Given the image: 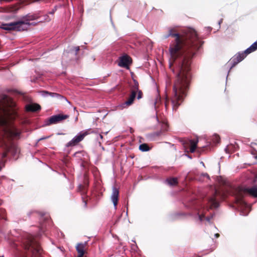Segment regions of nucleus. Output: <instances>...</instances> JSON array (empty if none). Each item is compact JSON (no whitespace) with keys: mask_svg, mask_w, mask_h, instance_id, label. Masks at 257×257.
Listing matches in <instances>:
<instances>
[{"mask_svg":"<svg viewBox=\"0 0 257 257\" xmlns=\"http://www.w3.org/2000/svg\"><path fill=\"white\" fill-rule=\"evenodd\" d=\"M205 176H207V177H209L208 175L207 174H205Z\"/></svg>","mask_w":257,"mask_h":257,"instance_id":"nucleus-44","label":"nucleus"},{"mask_svg":"<svg viewBox=\"0 0 257 257\" xmlns=\"http://www.w3.org/2000/svg\"><path fill=\"white\" fill-rule=\"evenodd\" d=\"M254 158H257V156H256V155H255V156H254Z\"/></svg>","mask_w":257,"mask_h":257,"instance_id":"nucleus-46","label":"nucleus"},{"mask_svg":"<svg viewBox=\"0 0 257 257\" xmlns=\"http://www.w3.org/2000/svg\"><path fill=\"white\" fill-rule=\"evenodd\" d=\"M168 33L164 36V39L169 37L175 38L170 45V67L174 64L176 67L177 80L173 87V96L171 101L173 110H176L184 97L189 85L190 59L199 49L202 42L199 39L196 32L188 29L184 34L179 33L177 27L168 28Z\"/></svg>","mask_w":257,"mask_h":257,"instance_id":"nucleus-1","label":"nucleus"},{"mask_svg":"<svg viewBox=\"0 0 257 257\" xmlns=\"http://www.w3.org/2000/svg\"><path fill=\"white\" fill-rule=\"evenodd\" d=\"M44 20L45 21L49 22L51 20V18L49 17L48 15H46L44 16Z\"/></svg>","mask_w":257,"mask_h":257,"instance_id":"nucleus-27","label":"nucleus"},{"mask_svg":"<svg viewBox=\"0 0 257 257\" xmlns=\"http://www.w3.org/2000/svg\"><path fill=\"white\" fill-rule=\"evenodd\" d=\"M221 22H222V20L219 21V22H218V24L220 25Z\"/></svg>","mask_w":257,"mask_h":257,"instance_id":"nucleus-42","label":"nucleus"},{"mask_svg":"<svg viewBox=\"0 0 257 257\" xmlns=\"http://www.w3.org/2000/svg\"><path fill=\"white\" fill-rule=\"evenodd\" d=\"M56 10H57L56 7H55L53 9V10L49 13V14L53 15L54 14V13L56 12Z\"/></svg>","mask_w":257,"mask_h":257,"instance_id":"nucleus-28","label":"nucleus"},{"mask_svg":"<svg viewBox=\"0 0 257 257\" xmlns=\"http://www.w3.org/2000/svg\"><path fill=\"white\" fill-rule=\"evenodd\" d=\"M1 2H10L11 0H0Z\"/></svg>","mask_w":257,"mask_h":257,"instance_id":"nucleus-41","label":"nucleus"},{"mask_svg":"<svg viewBox=\"0 0 257 257\" xmlns=\"http://www.w3.org/2000/svg\"><path fill=\"white\" fill-rule=\"evenodd\" d=\"M8 135L11 137H17L20 136V132L15 127H13L8 130L7 131Z\"/></svg>","mask_w":257,"mask_h":257,"instance_id":"nucleus-15","label":"nucleus"},{"mask_svg":"<svg viewBox=\"0 0 257 257\" xmlns=\"http://www.w3.org/2000/svg\"><path fill=\"white\" fill-rule=\"evenodd\" d=\"M83 203H84V207H86V206H87V202H86V201H85V200H83Z\"/></svg>","mask_w":257,"mask_h":257,"instance_id":"nucleus-38","label":"nucleus"},{"mask_svg":"<svg viewBox=\"0 0 257 257\" xmlns=\"http://www.w3.org/2000/svg\"><path fill=\"white\" fill-rule=\"evenodd\" d=\"M68 116H69L68 115L63 114H57L53 115L49 118L48 122H47V124L56 123L62 120L67 118Z\"/></svg>","mask_w":257,"mask_h":257,"instance_id":"nucleus-8","label":"nucleus"},{"mask_svg":"<svg viewBox=\"0 0 257 257\" xmlns=\"http://www.w3.org/2000/svg\"><path fill=\"white\" fill-rule=\"evenodd\" d=\"M198 140H190V151L191 153H194L196 150L197 147Z\"/></svg>","mask_w":257,"mask_h":257,"instance_id":"nucleus-19","label":"nucleus"},{"mask_svg":"<svg viewBox=\"0 0 257 257\" xmlns=\"http://www.w3.org/2000/svg\"><path fill=\"white\" fill-rule=\"evenodd\" d=\"M154 118L156 119V121L158 123H161V122L159 121L158 117L157 115V112H156V116H155ZM167 124L166 123H161V130L163 131H167Z\"/></svg>","mask_w":257,"mask_h":257,"instance_id":"nucleus-20","label":"nucleus"},{"mask_svg":"<svg viewBox=\"0 0 257 257\" xmlns=\"http://www.w3.org/2000/svg\"><path fill=\"white\" fill-rule=\"evenodd\" d=\"M74 49L75 51V55H77V52L79 51V49H80L79 47V46L75 47Z\"/></svg>","mask_w":257,"mask_h":257,"instance_id":"nucleus-32","label":"nucleus"},{"mask_svg":"<svg viewBox=\"0 0 257 257\" xmlns=\"http://www.w3.org/2000/svg\"><path fill=\"white\" fill-rule=\"evenodd\" d=\"M166 181L170 186L175 185L177 184V179L176 178L168 179Z\"/></svg>","mask_w":257,"mask_h":257,"instance_id":"nucleus-21","label":"nucleus"},{"mask_svg":"<svg viewBox=\"0 0 257 257\" xmlns=\"http://www.w3.org/2000/svg\"><path fill=\"white\" fill-rule=\"evenodd\" d=\"M41 93H42V95L44 97H46L48 95H50L52 97H56L58 99L64 100L66 101H67L68 103H70V102L68 101V100L65 97L60 95L59 94H58L56 93H54V92H49L46 91H43L41 92Z\"/></svg>","mask_w":257,"mask_h":257,"instance_id":"nucleus-10","label":"nucleus"},{"mask_svg":"<svg viewBox=\"0 0 257 257\" xmlns=\"http://www.w3.org/2000/svg\"><path fill=\"white\" fill-rule=\"evenodd\" d=\"M215 194L216 195H217V191H216V190H215Z\"/></svg>","mask_w":257,"mask_h":257,"instance_id":"nucleus-43","label":"nucleus"},{"mask_svg":"<svg viewBox=\"0 0 257 257\" xmlns=\"http://www.w3.org/2000/svg\"><path fill=\"white\" fill-rule=\"evenodd\" d=\"M25 247L31 252L32 257H39L41 255V248L37 241L32 236H30L26 240Z\"/></svg>","mask_w":257,"mask_h":257,"instance_id":"nucleus-3","label":"nucleus"},{"mask_svg":"<svg viewBox=\"0 0 257 257\" xmlns=\"http://www.w3.org/2000/svg\"><path fill=\"white\" fill-rule=\"evenodd\" d=\"M7 156V153H4L2 155V158L3 159Z\"/></svg>","mask_w":257,"mask_h":257,"instance_id":"nucleus-35","label":"nucleus"},{"mask_svg":"<svg viewBox=\"0 0 257 257\" xmlns=\"http://www.w3.org/2000/svg\"><path fill=\"white\" fill-rule=\"evenodd\" d=\"M119 196V190L115 186L112 187V193L110 196V200L113 204L115 209H116Z\"/></svg>","mask_w":257,"mask_h":257,"instance_id":"nucleus-9","label":"nucleus"},{"mask_svg":"<svg viewBox=\"0 0 257 257\" xmlns=\"http://www.w3.org/2000/svg\"><path fill=\"white\" fill-rule=\"evenodd\" d=\"M5 115L9 116L10 115V113L7 110H4Z\"/></svg>","mask_w":257,"mask_h":257,"instance_id":"nucleus-34","label":"nucleus"},{"mask_svg":"<svg viewBox=\"0 0 257 257\" xmlns=\"http://www.w3.org/2000/svg\"><path fill=\"white\" fill-rule=\"evenodd\" d=\"M257 50V41L254 42L249 47L245 50V53L249 54Z\"/></svg>","mask_w":257,"mask_h":257,"instance_id":"nucleus-17","label":"nucleus"},{"mask_svg":"<svg viewBox=\"0 0 257 257\" xmlns=\"http://www.w3.org/2000/svg\"><path fill=\"white\" fill-rule=\"evenodd\" d=\"M5 161L3 160H0V171L5 165Z\"/></svg>","mask_w":257,"mask_h":257,"instance_id":"nucleus-26","label":"nucleus"},{"mask_svg":"<svg viewBox=\"0 0 257 257\" xmlns=\"http://www.w3.org/2000/svg\"><path fill=\"white\" fill-rule=\"evenodd\" d=\"M8 151L10 152L15 159L18 158V156L20 153L19 148L15 145L12 144L8 149Z\"/></svg>","mask_w":257,"mask_h":257,"instance_id":"nucleus-11","label":"nucleus"},{"mask_svg":"<svg viewBox=\"0 0 257 257\" xmlns=\"http://www.w3.org/2000/svg\"><path fill=\"white\" fill-rule=\"evenodd\" d=\"M219 234H218V233H216V234H215V237H219Z\"/></svg>","mask_w":257,"mask_h":257,"instance_id":"nucleus-40","label":"nucleus"},{"mask_svg":"<svg viewBox=\"0 0 257 257\" xmlns=\"http://www.w3.org/2000/svg\"><path fill=\"white\" fill-rule=\"evenodd\" d=\"M201 163H202V165L204 166V163L202 162H201Z\"/></svg>","mask_w":257,"mask_h":257,"instance_id":"nucleus-45","label":"nucleus"},{"mask_svg":"<svg viewBox=\"0 0 257 257\" xmlns=\"http://www.w3.org/2000/svg\"><path fill=\"white\" fill-rule=\"evenodd\" d=\"M83 186L81 185H79V186H78V191H81V188H82Z\"/></svg>","mask_w":257,"mask_h":257,"instance_id":"nucleus-36","label":"nucleus"},{"mask_svg":"<svg viewBox=\"0 0 257 257\" xmlns=\"http://www.w3.org/2000/svg\"><path fill=\"white\" fill-rule=\"evenodd\" d=\"M0 257H4V256H1Z\"/></svg>","mask_w":257,"mask_h":257,"instance_id":"nucleus-48","label":"nucleus"},{"mask_svg":"<svg viewBox=\"0 0 257 257\" xmlns=\"http://www.w3.org/2000/svg\"><path fill=\"white\" fill-rule=\"evenodd\" d=\"M36 16L35 15H27L23 17V20H20L21 22H23L24 23H26L28 24V29L31 25V24L30 23V21L34 20L36 19Z\"/></svg>","mask_w":257,"mask_h":257,"instance_id":"nucleus-13","label":"nucleus"},{"mask_svg":"<svg viewBox=\"0 0 257 257\" xmlns=\"http://www.w3.org/2000/svg\"><path fill=\"white\" fill-rule=\"evenodd\" d=\"M156 103H157L156 100L152 101V107H154L155 110H156Z\"/></svg>","mask_w":257,"mask_h":257,"instance_id":"nucleus-29","label":"nucleus"},{"mask_svg":"<svg viewBox=\"0 0 257 257\" xmlns=\"http://www.w3.org/2000/svg\"><path fill=\"white\" fill-rule=\"evenodd\" d=\"M211 140L213 143L217 144L219 142L220 138L217 135L214 134L212 136Z\"/></svg>","mask_w":257,"mask_h":257,"instance_id":"nucleus-24","label":"nucleus"},{"mask_svg":"<svg viewBox=\"0 0 257 257\" xmlns=\"http://www.w3.org/2000/svg\"><path fill=\"white\" fill-rule=\"evenodd\" d=\"M221 183H224V181H222V182H221Z\"/></svg>","mask_w":257,"mask_h":257,"instance_id":"nucleus-47","label":"nucleus"},{"mask_svg":"<svg viewBox=\"0 0 257 257\" xmlns=\"http://www.w3.org/2000/svg\"><path fill=\"white\" fill-rule=\"evenodd\" d=\"M132 63L131 58L126 55L121 56L119 58L118 65L121 67L129 68V65Z\"/></svg>","mask_w":257,"mask_h":257,"instance_id":"nucleus-7","label":"nucleus"},{"mask_svg":"<svg viewBox=\"0 0 257 257\" xmlns=\"http://www.w3.org/2000/svg\"><path fill=\"white\" fill-rule=\"evenodd\" d=\"M99 137L101 139H102V138H103V136H102V135H101V134H99Z\"/></svg>","mask_w":257,"mask_h":257,"instance_id":"nucleus-39","label":"nucleus"},{"mask_svg":"<svg viewBox=\"0 0 257 257\" xmlns=\"http://www.w3.org/2000/svg\"><path fill=\"white\" fill-rule=\"evenodd\" d=\"M89 134L87 131H82L79 132L76 136H75L70 142L67 144V147L74 146L79 142L82 141L84 138Z\"/></svg>","mask_w":257,"mask_h":257,"instance_id":"nucleus-6","label":"nucleus"},{"mask_svg":"<svg viewBox=\"0 0 257 257\" xmlns=\"http://www.w3.org/2000/svg\"><path fill=\"white\" fill-rule=\"evenodd\" d=\"M134 85L133 87L132 91H135V93H137L139 91V83L136 80H134Z\"/></svg>","mask_w":257,"mask_h":257,"instance_id":"nucleus-23","label":"nucleus"},{"mask_svg":"<svg viewBox=\"0 0 257 257\" xmlns=\"http://www.w3.org/2000/svg\"><path fill=\"white\" fill-rule=\"evenodd\" d=\"M209 202L210 204L211 208H217L219 205V204L214 196L210 198L209 199Z\"/></svg>","mask_w":257,"mask_h":257,"instance_id":"nucleus-18","label":"nucleus"},{"mask_svg":"<svg viewBox=\"0 0 257 257\" xmlns=\"http://www.w3.org/2000/svg\"><path fill=\"white\" fill-rule=\"evenodd\" d=\"M40 108V105L37 103L29 104L26 106V110L28 111H36Z\"/></svg>","mask_w":257,"mask_h":257,"instance_id":"nucleus-14","label":"nucleus"},{"mask_svg":"<svg viewBox=\"0 0 257 257\" xmlns=\"http://www.w3.org/2000/svg\"><path fill=\"white\" fill-rule=\"evenodd\" d=\"M136 94H137V93H135V91H132L131 94L130 96L129 97L128 99L122 104V106H124V105L128 106V105H131L133 103V102L136 96Z\"/></svg>","mask_w":257,"mask_h":257,"instance_id":"nucleus-16","label":"nucleus"},{"mask_svg":"<svg viewBox=\"0 0 257 257\" xmlns=\"http://www.w3.org/2000/svg\"><path fill=\"white\" fill-rule=\"evenodd\" d=\"M4 212V210L2 209H0V214H2ZM2 217L3 218V217L2 216Z\"/></svg>","mask_w":257,"mask_h":257,"instance_id":"nucleus-37","label":"nucleus"},{"mask_svg":"<svg viewBox=\"0 0 257 257\" xmlns=\"http://www.w3.org/2000/svg\"><path fill=\"white\" fill-rule=\"evenodd\" d=\"M204 217V215H199V219L200 221H202L203 220Z\"/></svg>","mask_w":257,"mask_h":257,"instance_id":"nucleus-33","label":"nucleus"},{"mask_svg":"<svg viewBox=\"0 0 257 257\" xmlns=\"http://www.w3.org/2000/svg\"><path fill=\"white\" fill-rule=\"evenodd\" d=\"M213 215H211L210 217H207L205 219L208 222H210V220L213 218Z\"/></svg>","mask_w":257,"mask_h":257,"instance_id":"nucleus-30","label":"nucleus"},{"mask_svg":"<svg viewBox=\"0 0 257 257\" xmlns=\"http://www.w3.org/2000/svg\"><path fill=\"white\" fill-rule=\"evenodd\" d=\"M137 93H138V96H137V98L138 99L141 98L142 97V91L140 90H139V91H137Z\"/></svg>","mask_w":257,"mask_h":257,"instance_id":"nucleus-25","label":"nucleus"},{"mask_svg":"<svg viewBox=\"0 0 257 257\" xmlns=\"http://www.w3.org/2000/svg\"><path fill=\"white\" fill-rule=\"evenodd\" d=\"M139 149L142 152H147L150 150V148L146 144H142L140 145Z\"/></svg>","mask_w":257,"mask_h":257,"instance_id":"nucleus-22","label":"nucleus"},{"mask_svg":"<svg viewBox=\"0 0 257 257\" xmlns=\"http://www.w3.org/2000/svg\"><path fill=\"white\" fill-rule=\"evenodd\" d=\"M86 242L84 243H79L77 244L76 248L78 252V257H82L84 254V248L85 247Z\"/></svg>","mask_w":257,"mask_h":257,"instance_id":"nucleus-12","label":"nucleus"},{"mask_svg":"<svg viewBox=\"0 0 257 257\" xmlns=\"http://www.w3.org/2000/svg\"><path fill=\"white\" fill-rule=\"evenodd\" d=\"M0 28L7 31H22L28 29V24L23 22L18 21L7 24H2Z\"/></svg>","mask_w":257,"mask_h":257,"instance_id":"nucleus-4","label":"nucleus"},{"mask_svg":"<svg viewBox=\"0 0 257 257\" xmlns=\"http://www.w3.org/2000/svg\"><path fill=\"white\" fill-rule=\"evenodd\" d=\"M246 194L257 197V185L250 188H238L234 191L233 195L235 196L236 203L240 210V215L242 216L247 215L250 210V205L243 200V197Z\"/></svg>","mask_w":257,"mask_h":257,"instance_id":"nucleus-2","label":"nucleus"},{"mask_svg":"<svg viewBox=\"0 0 257 257\" xmlns=\"http://www.w3.org/2000/svg\"><path fill=\"white\" fill-rule=\"evenodd\" d=\"M50 137V136H46V137H42V138H41L40 139H39L38 140V142H39L40 141H42V140H45V139H48Z\"/></svg>","mask_w":257,"mask_h":257,"instance_id":"nucleus-31","label":"nucleus"},{"mask_svg":"<svg viewBox=\"0 0 257 257\" xmlns=\"http://www.w3.org/2000/svg\"><path fill=\"white\" fill-rule=\"evenodd\" d=\"M247 54L245 53V51L243 52H238L230 59L227 65L230 67V69H231L239 62L243 60Z\"/></svg>","mask_w":257,"mask_h":257,"instance_id":"nucleus-5","label":"nucleus"}]
</instances>
